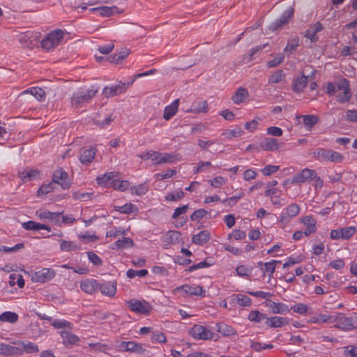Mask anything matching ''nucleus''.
Returning a JSON list of instances; mask_svg holds the SVG:
<instances>
[{
	"label": "nucleus",
	"mask_w": 357,
	"mask_h": 357,
	"mask_svg": "<svg viewBox=\"0 0 357 357\" xmlns=\"http://www.w3.org/2000/svg\"><path fill=\"white\" fill-rule=\"evenodd\" d=\"M131 190L132 193L141 196L148 191V185L144 183L137 186H133L131 188Z\"/></svg>",
	"instance_id": "nucleus-53"
},
{
	"label": "nucleus",
	"mask_w": 357,
	"mask_h": 357,
	"mask_svg": "<svg viewBox=\"0 0 357 357\" xmlns=\"http://www.w3.org/2000/svg\"><path fill=\"white\" fill-rule=\"evenodd\" d=\"M344 119L347 121L356 122L357 121V110L351 109V110L347 111Z\"/></svg>",
	"instance_id": "nucleus-64"
},
{
	"label": "nucleus",
	"mask_w": 357,
	"mask_h": 357,
	"mask_svg": "<svg viewBox=\"0 0 357 357\" xmlns=\"http://www.w3.org/2000/svg\"><path fill=\"white\" fill-rule=\"evenodd\" d=\"M294 9L291 8L284 11L279 19L272 22L268 28L272 31H276L287 24L289 19L293 16Z\"/></svg>",
	"instance_id": "nucleus-14"
},
{
	"label": "nucleus",
	"mask_w": 357,
	"mask_h": 357,
	"mask_svg": "<svg viewBox=\"0 0 357 357\" xmlns=\"http://www.w3.org/2000/svg\"><path fill=\"white\" fill-rule=\"evenodd\" d=\"M22 346L24 351L27 354L37 353L39 351L38 346L31 342H22Z\"/></svg>",
	"instance_id": "nucleus-49"
},
{
	"label": "nucleus",
	"mask_w": 357,
	"mask_h": 357,
	"mask_svg": "<svg viewBox=\"0 0 357 357\" xmlns=\"http://www.w3.org/2000/svg\"><path fill=\"white\" fill-rule=\"evenodd\" d=\"M60 249L63 252H70L79 249V246L73 241H61L60 243Z\"/></svg>",
	"instance_id": "nucleus-45"
},
{
	"label": "nucleus",
	"mask_w": 357,
	"mask_h": 357,
	"mask_svg": "<svg viewBox=\"0 0 357 357\" xmlns=\"http://www.w3.org/2000/svg\"><path fill=\"white\" fill-rule=\"evenodd\" d=\"M312 155L315 159L321 161H331L335 163H340L344 160L343 155L340 153L322 148L314 150L312 153Z\"/></svg>",
	"instance_id": "nucleus-3"
},
{
	"label": "nucleus",
	"mask_w": 357,
	"mask_h": 357,
	"mask_svg": "<svg viewBox=\"0 0 357 357\" xmlns=\"http://www.w3.org/2000/svg\"><path fill=\"white\" fill-rule=\"evenodd\" d=\"M114 189L118 190L120 191H125L127 190L130 185L129 182L128 181H121L119 180H113L112 182Z\"/></svg>",
	"instance_id": "nucleus-50"
},
{
	"label": "nucleus",
	"mask_w": 357,
	"mask_h": 357,
	"mask_svg": "<svg viewBox=\"0 0 357 357\" xmlns=\"http://www.w3.org/2000/svg\"><path fill=\"white\" fill-rule=\"evenodd\" d=\"M39 174L36 169L26 168L23 172L19 173V176L24 182H28L34 179Z\"/></svg>",
	"instance_id": "nucleus-36"
},
{
	"label": "nucleus",
	"mask_w": 357,
	"mask_h": 357,
	"mask_svg": "<svg viewBox=\"0 0 357 357\" xmlns=\"http://www.w3.org/2000/svg\"><path fill=\"white\" fill-rule=\"evenodd\" d=\"M134 245L133 241L129 237H123L121 239L115 242L112 249H124L132 247Z\"/></svg>",
	"instance_id": "nucleus-38"
},
{
	"label": "nucleus",
	"mask_w": 357,
	"mask_h": 357,
	"mask_svg": "<svg viewBox=\"0 0 357 357\" xmlns=\"http://www.w3.org/2000/svg\"><path fill=\"white\" fill-rule=\"evenodd\" d=\"M207 213L208 212L200 208L193 212V213L190 216V219L192 221H197L199 220L203 217H204Z\"/></svg>",
	"instance_id": "nucleus-58"
},
{
	"label": "nucleus",
	"mask_w": 357,
	"mask_h": 357,
	"mask_svg": "<svg viewBox=\"0 0 357 357\" xmlns=\"http://www.w3.org/2000/svg\"><path fill=\"white\" fill-rule=\"evenodd\" d=\"M178 104L179 99H176L171 105L165 107L163 118L165 120L169 121L176 114L178 108Z\"/></svg>",
	"instance_id": "nucleus-25"
},
{
	"label": "nucleus",
	"mask_w": 357,
	"mask_h": 357,
	"mask_svg": "<svg viewBox=\"0 0 357 357\" xmlns=\"http://www.w3.org/2000/svg\"><path fill=\"white\" fill-rule=\"evenodd\" d=\"M317 177V172L308 168L303 169L301 173L294 176L291 183H303Z\"/></svg>",
	"instance_id": "nucleus-11"
},
{
	"label": "nucleus",
	"mask_w": 357,
	"mask_h": 357,
	"mask_svg": "<svg viewBox=\"0 0 357 357\" xmlns=\"http://www.w3.org/2000/svg\"><path fill=\"white\" fill-rule=\"evenodd\" d=\"M31 94L39 101H43L45 98V92L39 87H31L21 93V96L24 94Z\"/></svg>",
	"instance_id": "nucleus-29"
},
{
	"label": "nucleus",
	"mask_w": 357,
	"mask_h": 357,
	"mask_svg": "<svg viewBox=\"0 0 357 357\" xmlns=\"http://www.w3.org/2000/svg\"><path fill=\"white\" fill-rule=\"evenodd\" d=\"M176 290L183 291L191 296H199L202 297H204L206 294V291L203 289V287L199 285L190 286L188 284H184L177 287Z\"/></svg>",
	"instance_id": "nucleus-16"
},
{
	"label": "nucleus",
	"mask_w": 357,
	"mask_h": 357,
	"mask_svg": "<svg viewBox=\"0 0 357 357\" xmlns=\"http://www.w3.org/2000/svg\"><path fill=\"white\" fill-rule=\"evenodd\" d=\"M20 354V349L10 344H0V354L3 356H15Z\"/></svg>",
	"instance_id": "nucleus-28"
},
{
	"label": "nucleus",
	"mask_w": 357,
	"mask_h": 357,
	"mask_svg": "<svg viewBox=\"0 0 357 357\" xmlns=\"http://www.w3.org/2000/svg\"><path fill=\"white\" fill-rule=\"evenodd\" d=\"M148 274V271L146 269H142L139 271H136L134 269H129L126 275L129 278H133L136 276L142 278L146 276Z\"/></svg>",
	"instance_id": "nucleus-51"
},
{
	"label": "nucleus",
	"mask_w": 357,
	"mask_h": 357,
	"mask_svg": "<svg viewBox=\"0 0 357 357\" xmlns=\"http://www.w3.org/2000/svg\"><path fill=\"white\" fill-rule=\"evenodd\" d=\"M61 214L62 213L51 212L46 210L36 211V215L39 219H48L51 222L58 225H61L60 219Z\"/></svg>",
	"instance_id": "nucleus-17"
},
{
	"label": "nucleus",
	"mask_w": 357,
	"mask_h": 357,
	"mask_svg": "<svg viewBox=\"0 0 357 357\" xmlns=\"http://www.w3.org/2000/svg\"><path fill=\"white\" fill-rule=\"evenodd\" d=\"M55 276V271L51 268H43L36 272L32 276V280L36 282L44 283L50 281Z\"/></svg>",
	"instance_id": "nucleus-13"
},
{
	"label": "nucleus",
	"mask_w": 357,
	"mask_h": 357,
	"mask_svg": "<svg viewBox=\"0 0 357 357\" xmlns=\"http://www.w3.org/2000/svg\"><path fill=\"white\" fill-rule=\"evenodd\" d=\"M284 61V56L281 54L277 55L273 60L268 61L267 66L268 68H274L282 63Z\"/></svg>",
	"instance_id": "nucleus-59"
},
{
	"label": "nucleus",
	"mask_w": 357,
	"mask_h": 357,
	"mask_svg": "<svg viewBox=\"0 0 357 357\" xmlns=\"http://www.w3.org/2000/svg\"><path fill=\"white\" fill-rule=\"evenodd\" d=\"M54 183L52 182L49 183L45 185H43L38 190V194L40 193L47 195L50 192H51L54 189Z\"/></svg>",
	"instance_id": "nucleus-62"
},
{
	"label": "nucleus",
	"mask_w": 357,
	"mask_h": 357,
	"mask_svg": "<svg viewBox=\"0 0 357 357\" xmlns=\"http://www.w3.org/2000/svg\"><path fill=\"white\" fill-rule=\"evenodd\" d=\"M98 289L100 292L109 297H113L116 292V284L114 282H106L102 284L98 283Z\"/></svg>",
	"instance_id": "nucleus-20"
},
{
	"label": "nucleus",
	"mask_w": 357,
	"mask_h": 357,
	"mask_svg": "<svg viewBox=\"0 0 357 357\" xmlns=\"http://www.w3.org/2000/svg\"><path fill=\"white\" fill-rule=\"evenodd\" d=\"M151 339L152 342L164 343L166 342V337L162 332L153 333Z\"/></svg>",
	"instance_id": "nucleus-56"
},
{
	"label": "nucleus",
	"mask_w": 357,
	"mask_h": 357,
	"mask_svg": "<svg viewBox=\"0 0 357 357\" xmlns=\"http://www.w3.org/2000/svg\"><path fill=\"white\" fill-rule=\"evenodd\" d=\"M114 121V118L112 117V114L106 116L104 119H100V117H94V123L101 128L109 125Z\"/></svg>",
	"instance_id": "nucleus-46"
},
{
	"label": "nucleus",
	"mask_w": 357,
	"mask_h": 357,
	"mask_svg": "<svg viewBox=\"0 0 357 357\" xmlns=\"http://www.w3.org/2000/svg\"><path fill=\"white\" fill-rule=\"evenodd\" d=\"M61 335L64 344H73L79 341V338L75 335L68 331H62Z\"/></svg>",
	"instance_id": "nucleus-43"
},
{
	"label": "nucleus",
	"mask_w": 357,
	"mask_h": 357,
	"mask_svg": "<svg viewBox=\"0 0 357 357\" xmlns=\"http://www.w3.org/2000/svg\"><path fill=\"white\" fill-rule=\"evenodd\" d=\"M181 234L178 231L169 230L162 238V241L166 244H175L178 243L181 239Z\"/></svg>",
	"instance_id": "nucleus-26"
},
{
	"label": "nucleus",
	"mask_w": 357,
	"mask_h": 357,
	"mask_svg": "<svg viewBox=\"0 0 357 357\" xmlns=\"http://www.w3.org/2000/svg\"><path fill=\"white\" fill-rule=\"evenodd\" d=\"M299 46V39L298 37L290 38L288 40L287 45L284 50V52L289 56L293 52L296 51V48Z\"/></svg>",
	"instance_id": "nucleus-40"
},
{
	"label": "nucleus",
	"mask_w": 357,
	"mask_h": 357,
	"mask_svg": "<svg viewBox=\"0 0 357 357\" xmlns=\"http://www.w3.org/2000/svg\"><path fill=\"white\" fill-rule=\"evenodd\" d=\"M71 324L64 319H56L52 323V326L55 328H64L69 327Z\"/></svg>",
	"instance_id": "nucleus-61"
},
{
	"label": "nucleus",
	"mask_w": 357,
	"mask_h": 357,
	"mask_svg": "<svg viewBox=\"0 0 357 357\" xmlns=\"http://www.w3.org/2000/svg\"><path fill=\"white\" fill-rule=\"evenodd\" d=\"M115 176L114 172H107L102 176L97 177L96 181L98 185H107L109 181Z\"/></svg>",
	"instance_id": "nucleus-44"
},
{
	"label": "nucleus",
	"mask_w": 357,
	"mask_h": 357,
	"mask_svg": "<svg viewBox=\"0 0 357 357\" xmlns=\"http://www.w3.org/2000/svg\"><path fill=\"white\" fill-rule=\"evenodd\" d=\"M35 39L33 33L31 31H26L21 33L18 36L20 43L24 47H30L33 45V41Z\"/></svg>",
	"instance_id": "nucleus-31"
},
{
	"label": "nucleus",
	"mask_w": 357,
	"mask_h": 357,
	"mask_svg": "<svg viewBox=\"0 0 357 357\" xmlns=\"http://www.w3.org/2000/svg\"><path fill=\"white\" fill-rule=\"evenodd\" d=\"M284 73L282 70H278L271 75L268 78V82L272 84H277L282 81L284 78Z\"/></svg>",
	"instance_id": "nucleus-47"
},
{
	"label": "nucleus",
	"mask_w": 357,
	"mask_h": 357,
	"mask_svg": "<svg viewBox=\"0 0 357 357\" xmlns=\"http://www.w3.org/2000/svg\"><path fill=\"white\" fill-rule=\"evenodd\" d=\"M249 93L245 88L240 87L232 96V100L235 104L242 103L248 97Z\"/></svg>",
	"instance_id": "nucleus-35"
},
{
	"label": "nucleus",
	"mask_w": 357,
	"mask_h": 357,
	"mask_svg": "<svg viewBox=\"0 0 357 357\" xmlns=\"http://www.w3.org/2000/svg\"><path fill=\"white\" fill-rule=\"evenodd\" d=\"M96 153V149L91 147L89 149H81L79 161L84 165H88L91 163L94 159Z\"/></svg>",
	"instance_id": "nucleus-22"
},
{
	"label": "nucleus",
	"mask_w": 357,
	"mask_h": 357,
	"mask_svg": "<svg viewBox=\"0 0 357 357\" xmlns=\"http://www.w3.org/2000/svg\"><path fill=\"white\" fill-rule=\"evenodd\" d=\"M210 238V232L208 230H203L199 232L197 234L193 235L192 237V241L196 245H203L207 243Z\"/></svg>",
	"instance_id": "nucleus-24"
},
{
	"label": "nucleus",
	"mask_w": 357,
	"mask_h": 357,
	"mask_svg": "<svg viewBox=\"0 0 357 357\" xmlns=\"http://www.w3.org/2000/svg\"><path fill=\"white\" fill-rule=\"evenodd\" d=\"M128 351L137 354H143L145 351V349L142 347L141 344L130 341L128 342Z\"/></svg>",
	"instance_id": "nucleus-48"
},
{
	"label": "nucleus",
	"mask_w": 357,
	"mask_h": 357,
	"mask_svg": "<svg viewBox=\"0 0 357 357\" xmlns=\"http://www.w3.org/2000/svg\"><path fill=\"white\" fill-rule=\"evenodd\" d=\"M356 231V227L353 226L342 227L338 229H332L331 231L330 236L331 238L333 240H347L354 236Z\"/></svg>",
	"instance_id": "nucleus-8"
},
{
	"label": "nucleus",
	"mask_w": 357,
	"mask_h": 357,
	"mask_svg": "<svg viewBox=\"0 0 357 357\" xmlns=\"http://www.w3.org/2000/svg\"><path fill=\"white\" fill-rule=\"evenodd\" d=\"M98 89L92 86L89 89H79L73 93L71 98V104L73 107H81L84 104L89 102L94 98L98 93Z\"/></svg>",
	"instance_id": "nucleus-1"
},
{
	"label": "nucleus",
	"mask_w": 357,
	"mask_h": 357,
	"mask_svg": "<svg viewBox=\"0 0 357 357\" xmlns=\"http://www.w3.org/2000/svg\"><path fill=\"white\" fill-rule=\"evenodd\" d=\"M265 323L267 326L272 328L282 327L288 324L287 319L281 317H273L272 318H268L266 319Z\"/></svg>",
	"instance_id": "nucleus-30"
},
{
	"label": "nucleus",
	"mask_w": 357,
	"mask_h": 357,
	"mask_svg": "<svg viewBox=\"0 0 357 357\" xmlns=\"http://www.w3.org/2000/svg\"><path fill=\"white\" fill-rule=\"evenodd\" d=\"M134 80H132L130 82L127 84L121 83L118 85L112 86L110 87H105L102 90V94L107 98L115 96L123 91H125L128 87L132 84Z\"/></svg>",
	"instance_id": "nucleus-10"
},
{
	"label": "nucleus",
	"mask_w": 357,
	"mask_h": 357,
	"mask_svg": "<svg viewBox=\"0 0 357 357\" xmlns=\"http://www.w3.org/2000/svg\"><path fill=\"white\" fill-rule=\"evenodd\" d=\"M323 29V25L319 22H317L306 30L305 37L310 39L312 43H316L319 40L317 33L322 31Z\"/></svg>",
	"instance_id": "nucleus-18"
},
{
	"label": "nucleus",
	"mask_w": 357,
	"mask_h": 357,
	"mask_svg": "<svg viewBox=\"0 0 357 357\" xmlns=\"http://www.w3.org/2000/svg\"><path fill=\"white\" fill-rule=\"evenodd\" d=\"M297 118L303 119V123L307 130H310L319 121L318 116L314 115H300Z\"/></svg>",
	"instance_id": "nucleus-37"
},
{
	"label": "nucleus",
	"mask_w": 357,
	"mask_h": 357,
	"mask_svg": "<svg viewBox=\"0 0 357 357\" xmlns=\"http://www.w3.org/2000/svg\"><path fill=\"white\" fill-rule=\"evenodd\" d=\"M291 309L296 313L300 314H305L307 312L308 306L304 303H297L294 305Z\"/></svg>",
	"instance_id": "nucleus-54"
},
{
	"label": "nucleus",
	"mask_w": 357,
	"mask_h": 357,
	"mask_svg": "<svg viewBox=\"0 0 357 357\" xmlns=\"http://www.w3.org/2000/svg\"><path fill=\"white\" fill-rule=\"evenodd\" d=\"M188 334L195 340H207L213 337V333L202 325H194L189 331Z\"/></svg>",
	"instance_id": "nucleus-6"
},
{
	"label": "nucleus",
	"mask_w": 357,
	"mask_h": 357,
	"mask_svg": "<svg viewBox=\"0 0 357 357\" xmlns=\"http://www.w3.org/2000/svg\"><path fill=\"white\" fill-rule=\"evenodd\" d=\"M87 255L89 261L94 265L100 266L102 264V259L93 252H88Z\"/></svg>",
	"instance_id": "nucleus-63"
},
{
	"label": "nucleus",
	"mask_w": 357,
	"mask_h": 357,
	"mask_svg": "<svg viewBox=\"0 0 357 357\" xmlns=\"http://www.w3.org/2000/svg\"><path fill=\"white\" fill-rule=\"evenodd\" d=\"M18 314L13 312L6 311L0 314V321L14 324L18 320Z\"/></svg>",
	"instance_id": "nucleus-39"
},
{
	"label": "nucleus",
	"mask_w": 357,
	"mask_h": 357,
	"mask_svg": "<svg viewBox=\"0 0 357 357\" xmlns=\"http://www.w3.org/2000/svg\"><path fill=\"white\" fill-rule=\"evenodd\" d=\"M64 33L61 29L54 30L47 35L41 41L43 49L50 51L57 46L63 38Z\"/></svg>",
	"instance_id": "nucleus-4"
},
{
	"label": "nucleus",
	"mask_w": 357,
	"mask_h": 357,
	"mask_svg": "<svg viewBox=\"0 0 357 357\" xmlns=\"http://www.w3.org/2000/svg\"><path fill=\"white\" fill-rule=\"evenodd\" d=\"M307 83V77L303 75L296 78L293 82V89L297 93H301L305 88Z\"/></svg>",
	"instance_id": "nucleus-32"
},
{
	"label": "nucleus",
	"mask_w": 357,
	"mask_h": 357,
	"mask_svg": "<svg viewBox=\"0 0 357 357\" xmlns=\"http://www.w3.org/2000/svg\"><path fill=\"white\" fill-rule=\"evenodd\" d=\"M344 354L347 357H357V347L353 345L345 347Z\"/></svg>",
	"instance_id": "nucleus-57"
},
{
	"label": "nucleus",
	"mask_w": 357,
	"mask_h": 357,
	"mask_svg": "<svg viewBox=\"0 0 357 357\" xmlns=\"http://www.w3.org/2000/svg\"><path fill=\"white\" fill-rule=\"evenodd\" d=\"M333 321L335 322V327L343 330H351L352 324L350 322L349 317H345L342 314H338Z\"/></svg>",
	"instance_id": "nucleus-23"
},
{
	"label": "nucleus",
	"mask_w": 357,
	"mask_h": 357,
	"mask_svg": "<svg viewBox=\"0 0 357 357\" xmlns=\"http://www.w3.org/2000/svg\"><path fill=\"white\" fill-rule=\"evenodd\" d=\"M142 158L151 159L154 162L155 165L174 163L180 160V156L178 154H172L168 153H161L154 151L147 152Z\"/></svg>",
	"instance_id": "nucleus-2"
},
{
	"label": "nucleus",
	"mask_w": 357,
	"mask_h": 357,
	"mask_svg": "<svg viewBox=\"0 0 357 357\" xmlns=\"http://www.w3.org/2000/svg\"><path fill=\"white\" fill-rule=\"evenodd\" d=\"M283 146L282 142H280L277 139L266 137L261 143L260 146L264 151H274L280 149Z\"/></svg>",
	"instance_id": "nucleus-15"
},
{
	"label": "nucleus",
	"mask_w": 357,
	"mask_h": 357,
	"mask_svg": "<svg viewBox=\"0 0 357 357\" xmlns=\"http://www.w3.org/2000/svg\"><path fill=\"white\" fill-rule=\"evenodd\" d=\"M236 274L238 276H241V277L248 276L252 273V268H248L247 266H243V265H241V266H238L236 268Z\"/></svg>",
	"instance_id": "nucleus-55"
},
{
	"label": "nucleus",
	"mask_w": 357,
	"mask_h": 357,
	"mask_svg": "<svg viewBox=\"0 0 357 357\" xmlns=\"http://www.w3.org/2000/svg\"><path fill=\"white\" fill-rule=\"evenodd\" d=\"M129 309L137 314L147 315L151 311V305L146 301L130 299L126 302Z\"/></svg>",
	"instance_id": "nucleus-5"
},
{
	"label": "nucleus",
	"mask_w": 357,
	"mask_h": 357,
	"mask_svg": "<svg viewBox=\"0 0 357 357\" xmlns=\"http://www.w3.org/2000/svg\"><path fill=\"white\" fill-rule=\"evenodd\" d=\"M208 109V103L206 100L199 101L197 102H195L191 108L188 110V112H194V113H200V112H206Z\"/></svg>",
	"instance_id": "nucleus-41"
},
{
	"label": "nucleus",
	"mask_w": 357,
	"mask_h": 357,
	"mask_svg": "<svg viewBox=\"0 0 357 357\" xmlns=\"http://www.w3.org/2000/svg\"><path fill=\"white\" fill-rule=\"evenodd\" d=\"M118 8L116 6H101L98 8H93L91 9V12L98 11L100 15L104 17H109L117 12Z\"/></svg>",
	"instance_id": "nucleus-33"
},
{
	"label": "nucleus",
	"mask_w": 357,
	"mask_h": 357,
	"mask_svg": "<svg viewBox=\"0 0 357 357\" xmlns=\"http://www.w3.org/2000/svg\"><path fill=\"white\" fill-rule=\"evenodd\" d=\"M267 305L271 309L272 312L275 314H282L289 312L288 306L284 303H275L268 300Z\"/></svg>",
	"instance_id": "nucleus-34"
},
{
	"label": "nucleus",
	"mask_w": 357,
	"mask_h": 357,
	"mask_svg": "<svg viewBox=\"0 0 357 357\" xmlns=\"http://www.w3.org/2000/svg\"><path fill=\"white\" fill-rule=\"evenodd\" d=\"M217 331L224 337H231L236 335V331L231 326L224 323L216 324Z\"/></svg>",
	"instance_id": "nucleus-27"
},
{
	"label": "nucleus",
	"mask_w": 357,
	"mask_h": 357,
	"mask_svg": "<svg viewBox=\"0 0 357 357\" xmlns=\"http://www.w3.org/2000/svg\"><path fill=\"white\" fill-rule=\"evenodd\" d=\"M80 288L87 294H94L98 289V282L93 279H86L81 282Z\"/></svg>",
	"instance_id": "nucleus-21"
},
{
	"label": "nucleus",
	"mask_w": 357,
	"mask_h": 357,
	"mask_svg": "<svg viewBox=\"0 0 357 357\" xmlns=\"http://www.w3.org/2000/svg\"><path fill=\"white\" fill-rule=\"evenodd\" d=\"M211 185L214 188H220L227 182V179L222 176H217L209 181Z\"/></svg>",
	"instance_id": "nucleus-60"
},
{
	"label": "nucleus",
	"mask_w": 357,
	"mask_h": 357,
	"mask_svg": "<svg viewBox=\"0 0 357 357\" xmlns=\"http://www.w3.org/2000/svg\"><path fill=\"white\" fill-rule=\"evenodd\" d=\"M301 220L306 226L304 235L309 236L317 231V220L312 215L304 216Z\"/></svg>",
	"instance_id": "nucleus-19"
},
{
	"label": "nucleus",
	"mask_w": 357,
	"mask_h": 357,
	"mask_svg": "<svg viewBox=\"0 0 357 357\" xmlns=\"http://www.w3.org/2000/svg\"><path fill=\"white\" fill-rule=\"evenodd\" d=\"M300 211V207L296 204H292L286 208L280 215V222L285 225L289 222L290 220L296 216Z\"/></svg>",
	"instance_id": "nucleus-12"
},
{
	"label": "nucleus",
	"mask_w": 357,
	"mask_h": 357,
	"mask_svg": "<svg viewBox=\"0 0 357 357\" xmlns=\"http://www.w3.org/2000/svg\"><path fill=\"white\" fill-rule=\"evenodd\" d=\"M52 181L54 184H59L64 190L70 187V182L68 174L63 169H59L54 172Z\"/></svg>",
	"instance_id": "nucleus-9"
},
{
	"label": "nucleus",
	"mask_w": 357,
	"mask_h": 357,
	"mask_svg": "<svg viewBox=\"0 0 357 357\" xmlns=\"http://www.w3.org/2000/svg\"><path fill=\"white\" fill-rule=\"evenodd\" d=\"M237 303L241 306H250L252 304V301L250 297L238 294L236 296Z\"/></svg>",
	"instance_id": "nucleus-52"
},
{
	"label": "nucleus",
	"mask_w": 357,
	"mask_h": 357,
	"mask_svg": "<svg viewBox=\"0 0 357 357\" xmlns=\"http://www.w3.org/2000/svg\"><path fill=\"white\" fill-rule=\"evenodd\" d=\"M266 319H268L267 316L258 310H252L248 314V319L256 323H259L263 320L266 321Z\"/></svg>",
	"instance_id": "nucleus-42"
},
{
	"label": "nucleus",
	"mask_w": 357,
	"mask_h": 357,
	"mask_svg": "<svg viewBox=\"0 0 357 357\" xmlns=\"http://www.w3.org/2000/svg\"><path fill=\"white\" fill-rule=\"evenodd\" d=\"M337 92L343 91V93L337 96V100L339 102L344 103L349 101L351 98V92L349 88V82L345 79H340L335 84Z\"/></svg>",
	"instance_id": "nucleus-7"
}]
</instances>
